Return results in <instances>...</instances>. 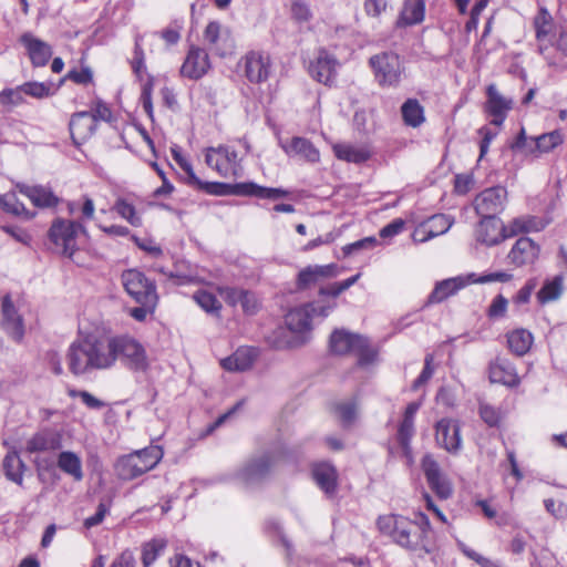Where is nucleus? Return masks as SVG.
<instances>
[{
	"label": "nucleus",
	"mask_w": 567,
	"mask_h": 567,
	"mask_svg": "<svg viewBox=\"0 0 567 567\" xmlns=\"http://www.w3.org/2000/svg\"><path fill=\"white\" fill-rule=\"evenodd\" d=\"M78 333V344L73 342V374L81 371L75 348H79L86 357V368L107 370L114 367V361L110 360L111 337L105 336L97 329L85 332L81 326H79Z\"/></svg>",
	"instance_id": "1"
},
{
	"label": "nucleus",
	"mask_w": 567,
	"mask_h": 567,
	"mask_svg": "<svg viewBox=\"0 0 567 567\" xmlns=\"http://www.w3.org/2000/svg\"><path fill=\"white\" fill-rule=\"evenodd\" d=\"M194 188L213 196H244L269 200H278L290 195L286 188L262 186L252 181L225 183L199 178Z\"/></svg>",
	"instance_id": "2"
},
{
	"label": "nucleus",
	"mask_w": 567,
	"mask_h": 567,
	"mask_svg": "<svg viewBox=\"0 0 567 567\" xmlns=\"http://www.w3.org/2000/svg\"><path fill=\"white\" fill-rule=\"evenodd\" d=\"M110 360L134 373H145L150 369L147 351L143 343L128 333L111 336Z\"/></svg>",
	"instance_id": "3"
},
{
	"label": "nucleus",
	"mask_w": 567,
	"mask_h": 567,
	"mask_svg": "<svg viewBox=\"0 0 567 567\" xmlns=\"http://www.w3.org/2000/svg\"><path fill=\"white\" fill-rule=\"evenodd\" d=\"M507 189L504 186H493L482 190L474 199V208L482 217L483 229L501 227L498 215L505 209Z\"/></svg>",
	"instance_id": "4"
},
{
	"label": "nucleus",
	"mask_w": 567,
	"mask_h": 567,
	"mask_svg": "<svg viewBox=\"0 0 567 567\" xmlns=\"http://www.w3.org/2000/svg\"><path fill=\"white\" fill-rule=\"evenodd\" d=\"M375 80L381 86H396L401 81L402 65L398 53L384 51L369 59Z\"/></svg>",
	"instance_id": "5"
},
{
	"label": "nucleus",
	"mask_w": 567,
	"mask_h": 567,
	"mask_svg": "<svg viewBox=\"0 0 567 567\" xmlns=\"http://www.w3.org/2000/svg\"><path fill=\"white\" fill-rule=\"evenodd\" d=\"M311 302H305L290 309L285 316V323L295 333L293 343L303 346L309 342L312 330Z\"/></svg>",
	"instance_id": "6"
},
{
	"label": "nucleus",
	"mask_w": 567,
	"mask_h": 567,
	"mask_svg": "<svg viewBox=\"0 0 567 567\" xmlns=\"http://www.w3.org/2000/svg\"><path fill=\"white\" fill-rule=\"evenodd\" d=\"M122 285L125 292L135 301L158 297L155 280L145 276L136 268L125 269L121 275Z\"/></svg>",
	"instance_id": "7"
},
{
	"label": "nucleus",
	"mask_w": 567,
	"mask_h": 567,
	"mask_svg": "<svg viewBox=\"0 0 567 567\" xmlns=\"http://www.w3.org/2000/svg\"><path fill=\"white\" fill-rule=\"evenodd\" d=\"M244 74L251 84L266 82L271 72L270 55L264 51L250 50L241 59Z\"/></svg>",
	"instance_id": "8"
},
{
	"label": "nucleus",
	"mask_w": 567,
	"mask_h": 567,
	"mask_svg": "<svg viewBox=\"0 0 567 567\" xmlns=\"http://www.w3.org/2000/svg\"><path fill=\"white\" fill-rule=\"evenodd\" d=\"M1 328L14 342L21 343L25 334L24 319L14 306L10 295L1 301Z\"/></svg>",
	"instance_id": "9"
},
{
	"label": "nucleus",
	"mask_w": 567,
	"mask_h": 567,
	"mask_svg": "<svg viewBox=\"0 0 567 567\" xmlns=\"http://www.w3.org/2000/svg\"><path fill=\"white\" fill-rule=\"evenodd\" d=\"M421 468L430 489L440 499H447L452 495V486L443 475L437 461L432 454H425L421 460Z\"/></svg>",
	"instance_id": "10"
},
{
	"label": "nucleus",
	"mask_w": 567,
	"mask_h": 567,
	"mask_svg": "<svg viewBox=\"0 0 567 567\" xmlns=\"http://www.w3.org/2000/svg\"><path fill=\"white\" fill-rule=\"evenodd\" d=\"M274 463L272 452H264L249 458L238 471L237 476L246 484L259 483L269 475Z\"/></svg>",
	"instance_id": "11"
},
{
	"label": "nucleus",
	"mask_w": 567,
	"mask_h": 567,
	"mask_svg": "<svg viewBox=\"0 0 567 567\" xmlns=\"http://www.w3.org/2000/svg\"><path fill=\"white\" fill-rule=\"evenodd\" d=\"M435 440L437 444L451 454H456L462 447L461 425L457 420L443 417L435 423Z\"/></svg>",
	"instance_id": "12"
},
{
	"label": "nucleus",
	"mask_w": 567,
	"mask_h": 567,
	"mask_svg": "<svg viewBox=\"0 0 567 567\" xmlns=\"http://www.w3.org/2000/svg\"><path fill=\"white\" fill-rule=\"evenodd\" d=\"M19 42L23 45L32 66H45L52 56V48L45 41L37 38L31 32H24L19 38Z\"/></svg>",
	"instance_id": "13"
},
{
	"label": "nucleus",
	"mask_w": 567,
	"mask_h": 567,
	"mask_svg": "<svg viewBox=\"0 0 567 567\" xmlns=\"http://www.w3.org/2000/svg\"><path fill=\"white\" fill-rule=\"evenodd\" d=\"M210 69L208 53L198 47H190L181 68V74L190 80H199Z\"/></svg>",
	"instance_id": "14"
},
{
	"label": "nucleus",
	"mask_w": 567,
	"mask_h": 567,
	"mask_svg": "<svg viewBox=\"0 0 567 567\" xmlns=\"http://www.w3.org/2000/svg\"><path fill=\"white\" fill-rule=\"evenodd\" d=\"M539 252L538 244L527 236H522L513 245L507 258L516 267H523L533 265L538 259Z\"/></svg>",
	"instance_id": "15"
},
{
	"label": "nucleus",
	"mask_w": 567,
	"mask_h": 567,
	"mask_svg": "<svg viewBox=\"0 0 567 567\" xmlns=\"http://www.w3.org/2000/svg\"><path fill=\"white\" fill-rule=\"evenodd\" d=\"M471 284L472 280H470V274L436 281L433 290L427 296L426 305L443 302L449 297L456 295L461 289Z\"/></svg>",
	"instance_id": "16"
},
{
	"label": "nucleus",
	"mask_w": 567,
	"mask_h": 567,
	"mask_svg": "<svg viewBox=\"0 0 567 567\" xmlns=\"http://www.w3.org/2000/svg\"><path fill=\"white\" fill-rule=\"evenodd\" d=\"M485 112L492 116L491 124L501 126L506 120L507 112L512 109V100L499 94L495 84L486 87Z\"/></svg>",
	"instance_id": "17"
},
{
	"label": "nucleus",
	"mask_w": 567,
	"mask_h": 567,
	"mask_svg": "<svg viewBox=\"0 0 567 567\" xmlns=\"http://www.w3.org/2000/svg\"><path fill=\"white\" fill-rule=\"evenodd\" d=\"M311 474L316 484L327 497L331 498L337 494L339 474L332 463L319 462L313 464Z\"/></svg>",
	"instance_id": "18"
},
{
	"label": "nucleus",
	"mask_w": 567,
	"mask_h": 567,
	"mask_svg": "<svg viewBox=\"0 0 567 567\" xmlns=\"http://www.w3.org/2000/svg\"><path fill=\"white\" fill-rule=\"evenodd\" d=\"M338 64L334 55L326 49H320L316 61L309 65V73L313 80L324 85H330L336 76V66Z\"/></svg>",
	"instance_id": "19"
},
{
	"label": "nucleus",
	"mask_w": 567,
	"mask_h": 567,
	"mask_svg": "<svg viewBox=\"0 0 567 567\" xmlns=\"http://www.w3.org/2000/svg\"><path fill=\"white\" fill-rule=\"evenodd\" d=\"M259 355L255 347H239L233 354L221 359L220 365L229 372H245L252 368Z\"/></svg>",
	"instance_id": "20"
},
{
	"label": "nucleus",
	"mask_w": 567,
	"mask_h": 567,
	"mask_svg": "<svg viewBox=\"0 0 567 567\" xmlns=\"http://www.w3.org/2000/svg\"><path fill=\"white\" fill-rule=\"evenodd\" d=\"M50 248L53 252L71 257L69 245L71 241V221L56 218L49 229Z\"/></svg>",
	"instance_id": "21"
},
{
	"label": "nucleus",
	"mask_w": 567,
	"mask_h": 567,
	"mask_svg": "<svg viewBox=\"0 0 567 567\" xmlns=\"http://www.w3.org/2000/svg\"><path fill=\"white\" fill-rule=\"evenodd\" d=\"M279 145L289 157L300 156L309 163L320 161L319 150L306 137L293 136L290 142L280 141Z\"/></svg>",
	"instance_id": "22"
},
{
	"label": "nucleus",
	"mask_w": 567,
	"mask_h": 567,
	"mask_svg": "<svg viewBox=\"0 0 567 567\" xmlns=\"http://www.w3.org/2000/svg\"><path fill=\"white\" fill-rule=\"evenodd\" d=\"M359 333H353L344 328L334 329L329 338V350L336 355H346L352 353L359 342H362Z\"/></svg>",
	"instance_id": "23"
},
{
	"label": "nucleus",
	"mask_w": 567,
	"mask_h": 567,
	"mask_svg": "<svg viewBox=\"0 0 567 567\" xmlns=\"http://www.w3.org/2000/svg\"><path fill=\"white\" fill-rule=\"evenodd\" d=\"M84 117L90 118L89 132L90 134H94L96 132L99 121H112V111L102 99L94 96L93 101L90 103L89 111L73 112V123L75 120H81Z\"/></svg>",
	"instance_id": "24"
},
{
	"label": "nucleus",
	"mask_w": 567,
	"mask_h": 567,
	"mask_svg": "<svg viewBox=\"0 0 567 567\" xmlns=\"http://www.w3.org/2000/svg\"><path fill=\"white\" fill-rule=\"evenodd\" d=\"M425 18L424 0H404L402 9L395 20V29H404L408 27L420 24Z\"/></svg>",
	"instance_id": "25"
},
{
	"label": "nucleus",
	"mask_w": 567,
	"mask_h": 567,
	"mask_svg": "<svg viewBox=\"0 0 567 567\" xmlns=\"http://www.w3.org/2000/svg\"><path fill=\"white\" fill-rule=\"evenodd\" d=\"M393 523L392 538L399 546L409 549L410 551H417L420 547L419 542H413V523L402 515H398L396 519H388Z\"/></svg>",
	"instance_id": "26"
},
{
	"label": "nucleus",
	"mask_w": 567,
	"mask_h": 567,
	"mask_svg": "<svg viewBox=\"0 0 567 567\" xmlns=\"http://www.w3.org/2000/svg\"><path fill=\"white\" fill-rule=\"evenodd\" d=\"M19 193L28 197L32 204L40 208L54 207L59 203V198L53 192L44 186L35 185L30 186L25 184H17Z\"/></svg>",
	"instance_id": "27"
},
{
	"label": "nucleus",
	"mask_w": 567,
	"mask_h": 567,
	"mask_svg": "<svg viewBox=\"0 0 567 567\" xmlns=\"http://www.w3.org/2000/svg\"><path fill=\"white\" fill-rule=\"evenodd\" d=\"M113 470L114 475L123 482L133 481L146 473L133 452L118 456Z\"/></svg>",
	"instance_id": "28"
},
{
	"label": "nucleus",
	"mask_w": 567,
	"mask_h": 567,
	"mask_svg": "<svg viewBox=\"0 0 567 567\" xmlns=\"http://www.w3.org/2000/svg\"><path fill=\"white\" fill-rule=\"evenodd\" d=\"M61 447V435L52 430H42L37 432L27 442V452L38 453L54 451Z\"/></svg>",
	"instance_id": "29"
},
{
	"label": "nucleus",
	"mask_w": 567,
	"mask_h": 567,
	"mask_svg": "<svg viewBox=\"0 0 567 567\" xmlns=\"http://www.w3.org/2000/svg\"><path fill=\"white\" fill-rule=\"evenodd\" d=\"M334 156L343 162L363 164L371 158V152L348 143H337L332 147Z\"/></svg>",
	"instance_id": "30"
},
{
	"label": "nucleus",
	"mask_w": 567,
	"mask_h": 567,
	"mask_svg": "<svg viewBox=\"0 0 567 567\" xmlns=\"http://www.w3.org/2000/svg\"><path fill=\"white\" fill-rule=\"evenodd\" d=\"M400 111L402 121L406 126L416 128L425 122L424 107L415 97L406 99Z\"/></svg>",
	"instance_id": "31"
},
{
	"label": "nucleus",
	"mask_w": 567,
	"mask_h": 567,
	"mask_svg": "<svg viewBox=\"0 0 567 567\" xmlns=\"http://www.w3.org/2000/svg\"><path fill=\"white\" fill-rule=\"evenodd\" d=\"M453 221V218L445 214H435L431 216L423 226L425 235L419 239V241L425 243L434 237L445 234L452 227Z\"/></svg>",
	"instance_id": "32"
},
{
	"label": "nucleus",
	"mask_w": 567,
	"mask_h": 567,
	"mask_svg": "<svg viewBox=\"0 0 567 567\" xmlns=\"http://www.w3.org/2000/svg\"><path fill=\"white\" fill-rule=\"evenodd\" d=\"M534 341L532 332L526 329H516L507 334L509 350L518 357L526 354Z\"/></svg>",
	"instance_id": "33"
},
{
	"label": "nucleus",
	"mask_w": 567,
	"mask_h": 567,
	"mask_svg": "<svg viewBox=\"0 0 567 567\" xmlns=\"http://www.w3.org/2000/svg\"><path fill=\"white\" fill-rule=\"evenodd\" d=\"M530 141L534 143V147H530L528 153H549L564 143V136L559 130H554L537 137H532Z\"/></svg>",
	"instance_id": "34"
},
{
	"label": "nucleus",
	"mask_w": 567,
	"mask_h": 567,
	"mask_svg": "<svg viewBox=\"0 0 567 567\" xmlns=\"http://www.w3.org/2000/svg\"><path fill=\"white\" fill-rule=\"evenodd\" d=\"M475 233H476V240L481 244L488 246V247L496 246L508 238V235H506V226L504 225L502 219H501V227H496L495 229L492 227L483 229L482 219H481L476 227Z\"/></svg>",
	"instance_id": "35"
},
{
	"label": "nucleus",
	"mask_w": 567,
	"mask_h": 567,
	"mask_svg": "<svg viewBox=\"0 0 567 567\" xmlns=\"http://www.w3.org/2000/svg\"><path fill=\"white\" fill-rule=\"evenodd\" d=\"M514 377V368L506 360L496 358L488 365V378L492 383L511 384V379Z\"/></svg>",
	"instance_id": "36"
},
{
	"label": "nucleus",
	"mask_w": 567,
	"mask_h": 567,
	"mask_svg": "<svg viewBox=\"0 0 567 567\" xmlns=\"http://www.w3.org/2000/svg\"><path fill=\"white\" fill-rule=\"evenodd\" d=\"M563 293V277L555 276L550 279H546L543 286L536 293V298L540 305L557 300Z\"/></svg>",
	"instance_id": "37"
},
{
	"label": "nucleus",
	"mask_w": 567,
	"mask_h": 567,
	"mask_svg": "<svg viewBox=\"0 0 567 567\" xmlns=\"http://www.w3.org/2000/svg\"><path fill=\"white\" fill-rule=\"evenodd\" d=\"M133 454L138 460V463L142 465L144 471L147 473L161 462L164 456V451L162 446L151 444L144 449L133 451Z\"/></svg>",
	"instance_id": "38"
},
{
	"label": "nucleus",
	"mask_w": 567,
	"mask_h": 567,
	"mask_svg": "<svg viewBox=\"0 0 567 567\" xmlns=\"http://www.w3.org/2000/svg\"><path fill=\"white\" fill-rule=\"evenodd\" d=\"M193 299L207 315L220 318L223 306L215 293L205 289H198L193 295Z\"/></svg>",
	"instance_id": "39"
},
{
	"label": "nucleus",
	"mask_w": 567,
	"mask_h": 567,
	"mask_svg": "<svg viewBox=\"0 0 567 567\" xmlns=\"http://www.w3.org/2000/svg\"><path fill=\"white\" fill-rule=\"evenodd\" d=\"M24 463L17 452H9L3 458V471L8 480L21 485L23 481Z\"/></svg>",
	"instance_id": "40"
},
{
	"label": "nucleus",
	"mask_w": 567,
	"mask_h": 567,
	"mask_svg": "<svg viewBox=\"0 0 567 567\" xmlns=\"http://www.w3.org/2000/svg\"><path fill=\"white\" fill-rule=\"evenodd\" d=\"M333 410L339 416L341 426L349 429L354 424L358 416V400L354 396L346 402H338L334 404Z\"/></svg>",
	"instance_id": "41"
},
{
	"label": "nucleus",
	"mask_w": 567,
	"mask_h": 567,
	"mask_svg": "<svg viewBox=\"0 0 567 567\" xmlns=\"http://www.w3.org/2000/svg\"><path fill=\"white\" fill-rule=\"evenodd\" d=\"M0 208L14 216H22L25 219L33 218L34 214L30 213L23 203H21L14 193L0 195Z\"/></svg>",
	"instance_id": "42"
},
{
	"label": "nucleus",
	"mask_w": 567,
	"mask_h": 567,
	"mask_svg": "<svg viewBox=\"0 0 567 567\" xmlns=\"http://www.w3.org/2000/svg\"><path fill=\"white\" fill-rule=\"evenodd\" d=\"M321 280L316 265H308L300 269L296 276L295 289L298 292H303Z\"/></svg>",
	"instance_id": "43"
},
{
	"label": "nucleus",
	"mask_w": 567,
	"mask_h": 567,
	"mask_svg": "<svg viewBox=\"0 0 567 567\" xmlns=\"http://www.w3.org/2000/svg\"><path fill=\"white\" fill-rule=\"evenodd\" d=\"M166 547V540L153 538L142 546V563L144 567H150Z\"/></svg>",
	"instance_id": "44"
},
{
	"label": "nucleus",
	"mask_w": 567,
	"mask_h": 567,
	"mask_svg": "<svg viewBox=\"0 0 567 567\" xmlns=\"http://www.w3.org/2000/svg\"><path fill=\"white\" fill-rule=\"evenodd\" d=\"M113 208L122 218L126 219L132 226L140 227L142 225V218L137 216L135 206L132 203L127 202L125 198H117Z\"/></svg>",
	"instance_id": "45"
},
{
	"label": "nucleus",
	"mask_w": 567,
	"mask_h": 567,
	"mask_svg": "<svg viewBox=\"0 0 567 567\" xmlns=\"http://www.w3.org/2000/svg\"><path fill=\"white\" fill-rule=\"evenodd\" d=\"M352 353L358 355L357 364L361 368L372 364L378 358V351L370 346L369 339L364 336Z\"/></svg>",
	"instance_id": "46"
},
{
	"label": "nucleus",
	"mask_w": 567,
	"mask_h": 567,
	"mask_svg": "<svg viewBox=\"0 0 567 567\" xmlns=\"http://www.w3.org/2000/svg\"><path fill=\"white\" fill-rule=\"evenodd\" d=\"M171 153H172L174 161L177 163V165L181 167V169L186 174L185 183L188 186L194 187L196 185V183L198 182L199 177L194 172L192 163L183 156L182 151L178 146L172 147Z\"/></svg>",
	"instance_id": "47"
},
{
	"label": "nucleus",
	"mask_w": 567,
	"mask_h": 567,
	"mask_svg": "<svg viewBox=\"0 0 567 567\" xmlns=\"http://www.w3.org/2000/svg\"><path fill=\"white\" fill-rule=\"evenodd\" d=\"M21 90L24 95H29L34 99H44L54 94V89L51 83L44 82H25L21 84Z\"/></svg>",
	"instance_id": "48"
},
{
	"label": "nucleus",
	"mask_w": 567,
	"mask_h": 567,
	"mask_svg": "<svg viewBox=\"0 0 567 567\" xmlns=\"http://www.w3.org/2000/svg\"><path fill=\"white\" fill-rule=\"evenodd\" d=\"M291 19L299 23H307L313 18V13L306 0H293L290 7Z\"/></svg>",
	"instance_id": "49"
},
{
	"label": "nucleus",
	"mask_w": 567,
	"mask_h": 567,
	"mask_svg": "<svg viewBox=\"0 0 567 567\" xmlns=\"http://www.w3.org/2000/svg\"><path fill=\"white\" fill-rule=\"evenodd\" d=\"M158 302V297L148 298L137 302V307H133L128 310V315L137 322H144L148 313H154Z\"/></svg>",
	"instance_id": "50"
},
{
	"label": "nucleus",
	"mask_w": 567,
	"mask_h": 567,
	"mask_svg": "<svg viewBox=\"0 0 567 567\" xmlns=\"http://www.w3.org/2000/svg\"><path fill=\"white\" fill-rule=\"evenodd\" d=\"M153 89L154 76L148 74L146 81L142 84L141 103L145 113L147 114L152 122L154 121V107L152 101Z\"/></svg>",
	"instance_id": "51"
},
{
	"label": "nucleus",
	"mask_w": 567,
	"mask_h": 567,
	"mask_svg": "<svg viewBox=\"0 0 567 567\" xmlns=\"http://www.w3.org/2000/svg\"><path fill=\"white\" fill-rule=\"evenodd\" d=\"M512 278V274L503 270L484 272L481 275L470 272V280H472V284L508 282Z\"/></svg>",
	"instance_id": "52"
},
{
	"label": "nucleus",
	"mask_w": 567,
	"mask_h": 567,
	"mask_svg": "<svg viewBox=\"0 0 567 567\" xmlns=\"http://www.w3.org/2000/svg\"><path fill=\"white\" fill-rule=\"evenodd\" d=\"M530 147H534V145L527 143L526 130L524 126H522L516 136L512 140H508L507 143L503 146L502 154L505 155V153L508 151L516 153L524 150L526 154H529L528 150Z\"/></svg>",
	"instance_id": "53"
},
{
	"label": "nucleus",
	"mask_w": 567,
	"mask_h": 567,
	"mask_svg": "<svg viewBox=\"0 0 567 567\" xmlns=\"http://www.w3.org/2000/svg\"><path fill=\"white\" fill-rule=\"evenodd\" d=\"M378 244L379 241L374 236H368L343 246L342 255L343 257H349L361 250L373 249L374 247L378 246Z\"/></svg>",
	"instance_id": "54"
},
{
	"label": "nucleus",
	"mask_w": 567,
	"mask_h": 567,
	"mask_svg": "<svg viewBox=\"0 0 567 567\" xmlns=\"http://www.w3.org/2000/svg\"><path fill=\"white\" fill-rule=\"evenodd\" d=\"M414 432V424L408 421H401L396 432V440L404 454L411 453V439Z\"/></svg>",
	"instance_id": "55"
},
{
	"label": "nucleus",
	"mask_w": 567,
	"mask_h": 567,
	"mask_svg": "<svg viewBox=\"0 0 567 567\" xmlns=\"http://www.w3.org/2000/svg\"><path fill=\"white\" fill-rule=\"evenodd\" d=\"M73 83L84 86H94L93 70L84 63V56L80 59L79 68L73 66Z\"/></svg>",
	"instance_id": "56"
},
{
	"label": "nucleus",
	"mask_w": 567,
	"mask_h": 567,
	"mask_svg": "<svg viewBox=\"0 0 567 567\" xmlns=\"http://www.w3.org/2000/svg\"><path fill=\"white\" fill-rule=\"evenodd\" d=\"M24 103V92L21 85L13 89H4L0 92V104L18 106Z\"/></svg>",
	"instance_id": "57"
},
{
	"label": "nucleus",
	"mask_w": 567,
	"mask_h": 567,
	"mask_svg": "<svg viewBox=\"0 0 567 567\" xmlns=\"http://www.w3.org/2000/svg\"><path fill=\"white\" fill-rule=\"evenodd\" d=\"M478 413L488 427H498L501 424L499 411L491 404H480Z\"/></svg>",
	"instance_id": "58"
},
{
	"label": "nucleus",
	"mask_w": 567,
	"mask_h": 567,
	"mask_svg": "<svg viewBox=\"0 0 567 567\" xmlns=\"http://www.w3.org/2000/svg\"><path fill=\"white\" fill-rule=\"evenodd\" d=\"M73 398L81 399L82 403L90 410L100 411L107 405L106 402L101 399L94 396L86 390H74L73 389Z\"/></svg>",
	"instance_id": "59"
},
{
	"label": "nucleus",
	"mask_w": 567,
	"mask_h": 567,
	"mask_svg": "<svg viewBox=\"0 0 567 567\" xmlns=\"http://www.w3.org/2000/svg\"><path fill=\"white\" fill-rule=\"evenodd\" d=\"M508 301L502 295L495 296L486 310V315L489 319H497L504 317L507 309Z\"/></svg>",
	"instance_id": "60"
},
{
	"label": "nucleus",
	"mask_w": 567,
	"mask_h": 567,
	"mask_svg": "<svg viewBox=\"0 0 567 567\" xmlns=\"http://www.w3.org/2000/svg\"><path fill=\"white\" fill-rule=\"evenodd\" d=\"M109 511H110V503L101 501L96 507L95 513L92 516H89L84 519V523H83L84 527L86 529H90L92 527L100 525L104 520Z\"/></svg>",
	"instance_id": "61"
},
{
	"label": "nucleus",
	"mask_w": 567,
	"mask_h": 567,
	"mask_svg": "<svg viewBox=\"0 0 567 567\" xmlns=\"http://www.w3.org/2000/svg\"><path fill=\"white\" fill-rule=\"evenodd\" d=\"M433 362V354L429 353L425 355L424 359V367L421 371V373L417 375V378L412 383V389L417 390L420 386L424 385L433 375L434 369L432 367Z\"/></svg>",
	"instance_id": "62"
},
{
	"label": "nucleus",
	"mask_w": 567,
	"mask_h": 567,
	"mask_svg": "<svg viewBox=\"0 0 567 567\" xmlns=\"http://www.w3.org/2000/svg\"><path fill=\"white\" fill-rule=\"evenodd\" d=\"M474 185V176L472 173L456 174L454 176V193L457 195H466Z\"/></svg>",
	"instance_id": "63"
},
{
	"label": "nucleus",
	"mask_w": 567,
	"mask_h": 567,
	"mask_svg": "<svg viewBox=\"0 0 567 567\" xmlns=\"http://www.w3.org/2000/svg\"><path fill=\"white\" fill-rule=\"evenodd\" d=\"M405 221L402 218H394L380 229L379 236L382 239L393 238L403 231Z\"/></svg>",
	"instance_id": "64"
}]
</instances>
